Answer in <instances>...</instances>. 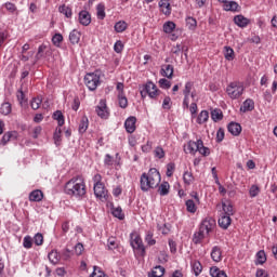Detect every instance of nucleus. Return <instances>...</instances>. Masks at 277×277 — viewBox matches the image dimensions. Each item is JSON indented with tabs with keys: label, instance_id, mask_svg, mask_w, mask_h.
<instances>
[{
	"label": "nucleus",
	"instance_id": "nucleus-20",
	"mask_svg": "<svg viewBox=\"0 0 277 277\" xmlns=\"http://www.w3.org/2000/svg\"><path fill=\"white\" fill-rule=\"evenodd\" d=\"M159 8L166 16H170L172 14V8H170V0H160Z\"/></svg>",
	"mask_w": 277,
	"mask_h": 277
},
{
	"label": "nucleus",
	"instance_id": "nucleus-27",
	"mask_svg": "<svg viewBox=\"0 0 277 277\" xmlns=\"http://www.w3.org/2000/svg\"><path fill=\"white\" fill-rule=\"evenodd\" d=\"M225 12H239V3L235 1H227L224 3Z\"/></svg>",
	"mask_w": 277,
	"mask_h": 277
},
{
	"label": "nucleus",
	"instance_id": "nucleus-18",
	"mask_svg": "<svg viewBox=\"0 0 277 277\" xmlns=\"http://www.w3.org/2000/svg\"><path fill=\"white\" fill-rule=\"evenodd\" d=\"M211 259L214 263L222 262V248L214 246L211 251Z\"/></svg>",
	"mask_w": 277,
	"mask_h": 277
},
{
	"label": "nucleus",
	"instance_id": "nucleus-64",
	"mask_svg": "<svg viewBox=\"0 0 277 277\" xmlns=\"http://www.w3.org/2000/svg\"><path fill=\"white\" fill-rule=\"evenodd\" d=\"M224 129L220 128L216 132V142H224Z\"/></svg>",
	"mask_w": 277,
	"mask_h": 277
},
{
	"label": "nucleus",
	"instance_id": "nucleus-23",
	"mask_svg": "<svg viewBox=\"0 0 277 277\" xmlns=\"http://www.w3.org/2000/svg\"><path fill=\"white\" fill-rule=\"evenodd\" d=\"M227 131H229L232 133V135H239L241 133V124L237 123V122H230L227 126Z\"/></svg>",
	"mask_w": 277,
	"mask_h": 277
},
{
	"label": "nucleus",
	"instance_id": "nucleus-19",
	"mask_svg": "<svg viewBox=\"0 0 277 277\" xmlns=\"http://www.w3.org/2000/svg\"><path fill=\"white\" fill-rule=\"evenodd\" d=\"M253 109H254V100L252 98H247L240 107V111H242V114H246L248 111H253Z\"/></svg>",
	"mask_w": 277,
	"mask_h": 277
},
{
	"label": "nucleus",
	"instance_id": "nucleus-46",
	"mask_svg": "<svg viewBox=\"0 0 277 277\" xmlns=\"http://www.w3.org/2000/svg\"><path fill=\"white\" fill-rule=\"evenodd\" d=\"M62 42H64V36H62V34H55L52 37V43L54 44V47H60Z\"/></svg>",
	"mask_w": 277,
	"mask_h": 277
},
{
	"label": "nucleus",
	"instance_id": "nucleus-25",
	"mask_svg": "<svg viewBox=\"0 0 277 277\" xmlns=\"http://www.w3.org/2000/svg\"><path fill=\"white\" fill-rule=\"evenodd\" d=\"M230 216L226 215V214H222L219 217V226H221V228H224V230H226V228H228V226H230Z\"/></svg>",
	"mask_w": 277,
	"mask_h": 277
},
{
	"label": "nucleus",
	"instance_id": "nucleus-60",
	"mask_svg": "<svg viewBox=\"0 0 277 277\" xmlns=\"http://www.w3.org/2000/svg\"><path fill=\"white\" fill-rule=\"evenodd\" d=\"M186 24L188 25V29H196L198 22H196V18L194 17H187Z\"/></svg>",
	"mask_w": 277,
	"mask_h": 277
},
{
	"label": "nucleus",
	"instance_id": "nucleus-15",
	"mask_svg": "<svg viewBox=\"0 0 277 277\" xmlns=\"http://www.w3.org/2000/svg\"><path fill=\"white\" fill-rule=\"evenodd\" d=\"M18 137V132L17 131H9L3 134L0 144L1 146H6L8 142H11V140H17Z\"/></svg>",
	"mask_w": 277,
	"mask_h": 277
},
{
	"label": "nucleus",
	"instance_id": "nucleus-38",
	"mask_svg": "<svg viewBox=\"0 0 277 277\" xmlns=\"http://www.w3.org/2000/svg\"><path fill=\"white\" fill-rule=\"evenodd\" d=\"M48 259L53 265H57V263H60V253H57V251H51L48 254Z\"/></svg>",
	"mask_w": 277,
	"mask_h": 277
},
{
	"label": "nucleus",
	"instance_id": "nucleus-7",
	"mask_svg": "<svg viewBox=\"0 0 277 277\" xmlns=\"http://www.w3.org/2000/svg\"><path fill=\"white\" fill-rule=\"evenodd\" d=\"M95 113L102 120L109 118V108L107 107V101L101 100L98 105L95 107Z\"/></svg>",
	"mask_w": 277,
	"mask_h": 277
},
{
	"label": "nucleus",
	"instance_id": "nucleus-30",
	"mask_svg": "<svg viewBox=\"0 0 277 277\" xmlns=\"http://www.w3.org/2000/svg\"><path fill=\"white\" fill-rule=\"evenodd\" d=\"M0 114H2V116H10V114H12V104H10V102L2 103Z\"/></svg>",
	"mask_w": 277,
	"mask_h": 277
},
{
	"label": "nucleus",
	"instance_id": "nucleus-44",
	"mask_svg": "<svg viewBox=\"0 0 277 277\" xmlns=\"http://www.w3.org/2000/svg\"><path fill=\"white\" fill-rule=\"evenodd\" d=\"M118 101L119 107H121V109H127V107H129V100H127V96H124V94H118Z\"/></svg>",
	"mask_w": 277,
	"mask_h": 277
},
{
	"label": "nucleus",
	"instance_id": "nucleus-55",
	"mask_svg": "<svg viewBox=\"0 0 277 277\" xmlns=\"http://www.w3.org/2000/svg\"><path fill=\"white\" fill-rule=\"evenodd\" d=\"M162 109H167V110L172 109V98H170V96H166L163 98Z\"/></svg>",
	"mask_w": 277,
	"mask_h": 277
},
{
	"label": "nucleus",
	"instance_id": "nucleus-35",
	"mask_svg": "<svg viewBox=\"0 0 277 277\" xmlns=\"http://www.w3.org/2000/svg\"><path fill=\"white\" fill-rule=\"evenodd\" d=\"M209 121V111L201 110L197 117V124H205V122Z\"/></svg>",
	"mask_w": 277,
	"mask_h": 277
},
{
	"label": "nucleus",
	"instance_id": "nucleus-1",
	"mask_svg": "<svg viewBox=\"0 0 277 277\" xmlns=\"http://www.w3.org/2000/svg\"><path fill=\"white\" fill-rule=\"evenodd\" d=\"M64 192L67 196L83 198V196L88 194V187L85 186V179H83V175H76L66 182Z\"/></svg>",
	"mask_w": 277,
	"mask_h": 277
},
{
	"label": "nucleus",
	"instance_id": "nucleus-11",
	"mask_svg": "<svg viewBox=\"0 0 277 277\" xmlns=\"http://www.w3.org/2000/svg\"><path fill=\"white\" fill-rule=\"evenodd\" d=\"M93 189L96 198L107 200V188H105V184H94Z\"/></svg>",
	"mask_w": 277,
	"mask_h": 277
},
{
	"label": "nucleus",
	"instance_id": "nucleus-61",
	"mask_svg": "<svg viewBox=\"0 0 277 277\" xmlns=\"http://www.w3.org/2000/svg\"><path fill=\"white\" fill-rule=\"evenodd\" d=\"M114 51L115 53H121L122 51H124V44L122 43V41L120 40L116 41L114 45Z\"/></svg>",
	"mask_w": 277,
	"mask_h": 277
},
{
	"label": "nucleus",
	"instance_id": "nucleus-57",
	"mask_svg": "<svg viewBox=\"0 0 277 277\" xmlns=\"http://www.w3.org/2000/svg\"><path fill=\"white\" fill-rule=\"evenodd\" d=\"M256 259H258V263H260V265H263V263H265V261H267V256L265 255V251L261 250L256 253Z\"/></svg>",
	"mask_w": 277,
	"mask_h": 277
},
{
	"label": "nucleus",
	"instance_id": "nucleus-49",
	"mask_svg": "<svg viewBox=\"0 0 277 277\" xmlns=\"http://www.w3.org/2000/svg\"><path fill=\"white\" fill-rule=\"evenodd\" d=\"M34 246V239L31 236H25L23 240V247L26 248V250H30Z\"/></svg>",
	"mask_w": 277,
	"mask_h": 277
},
{
	"label": "nucleus",
	"instance_id": "nucleus-37",
	"mask_svg": "<svg viewBox=\"0 0 277 277\" xmlns=\"http://www.w3.org/2000/svg\"><path fill=\"white\" fill-rule=\"evenodd\" d=\"M128 27L129 25L127 24V22L120 21L115 24V31L117 34H122V31H127Z\"/></svg>",
	"mask_w": 277,
	"mask_h": 277
},
{
	"label": "nucleus",
	"instance_id": "nucleus-13",
	"mask_svg": "<svg viewBox=\"0 0 277 277\" xmlns=\"http://www.w3.org/2000/svg\"><path fill=\"white\" fill-rule=\"evenodd\" d=\"M200 146H202V140H197V142L189 141L187 143L186 150H187V153H189V155H196L198 153Z\"/></svg>",
	"mask_w": 277,
	"mask_h": 277
},
{
	"label": "nucleus",
	"instance_id": "nucleus-31",
	"mask_svg": "<svg viewBox=\"0 0 277 277\" xmlns=\"http://www.w3.org/2000/svg\"><path fill=\"white\" fill-rule=\"evenodd\" d=\"M96 16L98 21H104V18L107 16L105 13V4L104 3H98L96 5Z\"/></svg>",
	"mask_w": 277,
	"mask_h": 277
},
{
	"label": "nucleus",
	"instance_id": "nucleus-2",
	"mask_svg": "<svg viewBox=\"0 0 277 277\" xmlns=\"http://www.w3.org/2000/svg\"><path fill=\"white\" fill-rule=\"evenodd\" d=\"M140 183L142 192L155 189L156 187H159V183H161V174L156 168H151L147 173L141 175Z\"/></svg>",
	"mask_w": 277,
	"mask_h": 277
},
{
	"label": "nucleus",
	"instance_id": "nucleus-28",
	"mask_svg": "<svg viewBox=\"0 0 277 277\" xmlns=\"http://www.w3.org/2000/svg\"><path fill=\"white\" fill-rule=\"evenodd\" d=\"M210 276L211 277H228V275H226V272L220 269V267L217 266L210 267Z\"/></svg>",
	"mask_w": 277,
	"mask_h": 277
},
{
	"label": "nucleus",
	"instance_id": "nucleus-5",
	"mask_svg": "<svg viewBox=\"0 0 277 277\" xmlns=\"http://www.w3.org/2000/svg\"><path fill=\"white\" fill-rule=\"evenodd\" d=\"M84 84L91 92H94L101 84V76L96 72L87 74L84 76Z\"/></svg>",
	"mask_w": 277,
	"mask_h": 277
},
{
	"label": "nucleus",
	"instance_id": "nucleus-47",
	"mask_svg": "<svg viewBox=\"0 0 277 277\" xmlns=\"http://www.w3.org/2000/svg\"><path fill=\"white\" fill-rule=\"evenodd\" d=\"M197 153L201 154L202 157H209V155H211V149H209V147H205V143L201 141V145H199Z\"/></svg>",
	"mask_w": 277,
	"mask_h": 277
},
{
	"label": "nucleus",
	"instance_id": "nucleus-53",
	"mask_svg": "<svg viewBox=\"0 0 277 277\" xmlns=\"http://www.w3.org/2000/svg\"><path fill=\"white\" fill-rule=\"evenodd\" d=\"M40 105H42V98L41 97H34L30 102L31 109H40Z\"/></svg>",
	"mask_w": 277,
	"mask_h": 277
},
{
	"label": "nucleus",
	"instance_id": "nucleus-36",
	"mask_svg": "<svg viewBox=\"0 0 277 277\" xmlns=\"http://www.w3.org/2000/svg\"><path fill=\"white\" fill-rule=\"evenodd\" d=\"M58 12H61V14H64L66 18H72V9H70V6H67L66 4L61 5L58 8Z\"/></svg>",
	"mask_w": 277,
	"mask_h": 277
},
{
	"label": "nucleus",
	"instance_id": "nucleus-33",
	"mask_svg": "<svg viewBox=\"0 0 277 277\" xmlns=\"http://www.w3.org/2000/svg\"><path fill=\"white\" fill-rule=\"evenodd\" d=\"M198 203H196L193 199H188L185 202L186 211L188 213H196L198 211V207H196Z\"/></svg>",
	"mask_w": 277,
	"mask_h": 277
},
{
	"label": "nucleus",
	"instance_id": "nucleus-4",
	"mask_svg": "<svg viewBox=\"0 0 277 277\" xmlns=\"http://www.w3.org/2000/svg\"><path fill=\"white\" fill-rule=\"evenodd\" d=\"M160 94H161V91L158 90L157 84L153 83L151 81L143 85L141 90L142 98H146V96H149V98H157Z\"/></svg>",
	"mask_w": 277,
	"mask_h": 277
},
{
	"label": "nucleus",
	"instance_id": "nucleus-40",
	"mask_svg": "<svg viewBox=\"0 0 277 277\" xmlns=\"http://www.w3.org/2000/svg\"><path fill=\"white\" fill-rule=\"evenodd\" d=\"M176 29V24L174 22H166L163 24V31L164 34H172Z\"/></svg>",
	"mask_w": 277,
	"mask_h": 277
},
{
	"label": "nucleus",
	"instance_id": "nucleus-42",
	"mask_svg": "<svg viewBox=\"0 0 277 277\" xmlns=\"http://www.w3.org/2000/svg\"><path fill=\"white\" fill-rule=\"evenodd\" d=\"M54 144H56V146H60V144H62V127H57L55 132H54Z\"/></svg>",
	"mask_w": 277,
	"mask_h": 277
},
{
	"label": "nucleus",
	"instance_id": "nucleus-62",
	"mask_svg": "<svg viewBox=\"0 0 277 277\" xmlns=\"http://www.w3.org/2000/svg\"><path fill=\"white\" fill-rule=\"evenodd\" d=\"M141 148L143 153H150L153 150V141H147Z\"/></svg>",
	"mask_w": 277,
	"mask_h": 277
},
{
	"label": "nucleus",
	"instance_id": "nucleus-26",
	"mask_svg": "<svg viewBox=\"0 0 277 277\" xmlns=\"http://www.w3.org/2000/svg\"><path fill=\"white\" fill-rule=\"evenodd\" d=\"M81 40V31L74 29L69 34V41L71 44H79V41Z\"/></svg>",
	"mask_w": 277,
	"mask_h": 277
},
{
	"label": "nucleus",
	"instance_id": "nucleus-17",
	"mask_svg": "<svg viewBox=\"0 0 277 277\" xmlns=\"http://www.w3.org/2000/svg\"><path fill=\"white\" fill-rule=\"evenodd\" d=\"M160 74L162 77H167V79H172V77H174V66L162 65Z\"/></svg>",
	"mask_w": 277,
	"mask_h": 277
},
{
	"label": "nucleus",
	"instance_id": "nucleus-58",
	"mask_svg": "<svg viewBox=\"0 0 277 277\" xmlns=\"http://www.w3.org/2000/svg\"><path fill=\"white\" fill-rule=\"evenodd\" d=\"M159 85L163 90H170L172 83L170 82V80H168L166 78H162V79L159 80Z\"/></svg>",
	"mask_w": 277,
	"mask_h": 277
},
{
	"label": "nucleus",
	"instance_id": "nucleus-48",
	"mask_svg": "<svg viewBox=\"0 0 277 277\" xmlns=\"http://www.w3.org/2000/svg\"><path fill=\"white\" fill-rule=\"evenodd\" d=\"M259 194H261V187H259L258 185H252L249 189L250 198H256Z\"/></svg>",
	"mask_w": 277,
	"mask_h": 277
},
{
	"label": "nucleus",
	"instance_id": "nucleus-43",
	"mask_svg": "<svg viewBox=\"0 0 277 277\" xmlns=\"http://www.w3.org/2000/svg\"><path fill=\"white\" fill-rule=\"evenodd\" d=\"M211 118L214 122H217L224 118V114H222L221 109H214L211 111Z\"/></svg>",
	"mask_w": 277,
	"mask_h": 277
},
{
	"label": "nucleus",
	"instance_id": "nucleus-12",
	"mask_svg": "<svg viewBox=\"0 0 277 277\" xmlns=\"http://www.w3.org/2000/svg\"><path fill=\"white\" fill-rule=\"evenodd\" d=\"M217 209H222L224 215H235V208L230 201H222V203L216 206Z\"/></svg>",
	"mask_w": 277,
	"mask_h": 277
},
{
	"label": "nucleus",
	"instance_id": "nucleus-34",
	"mask_svg": "<svg viewBox=\"0 0 277 277\" xmlns=\"http://www.w3.org/2000/svg\"><path fill=\"white\" fill-rule=\"evenodd\" d=\"M166 274V268L161 265L154 267L149 277H162Z\"/></svg>",
	"mask_w": 277,
	"mask_h": 277
},
{
	"label": "nucleus",
	"instance_id": "nucleus-29",
	"mask_svg": "<svg viewBox=\"0 0 277 277\" xmlns=\"http://www.w3.org/2000/svg\"><path fill=\"white\" fill-rule=\"evenodd\" d=\"M158 194L160 196H168L170 194V183L162 182L158 187Z\"/></svg>",
	"mask_w": 277,
	"mask_h": 277
},
{
	"label": "nucleus",
	"instance_id": "nucleus-59",
	"mask_svg": "<svg viewBox=\"0 0 277 277\" xmlns=\"http://www.w3.org/2000/svg\"><path fill=\"white\" fill-rule=\"evenodd\" d=\"M34 243L36 246H42V243H44V236H42V234H36L34 237Z\"/></svg>",
	"mask_w": 277,
	"mask_h": 277
},
{
	"label": "nucleus",
	"instance_id": "nucleus-9",
	"mask_svg": "<svg viewBox=\"0 0 277 277\" xmlns=\"http://www.w3.org/2000/svg\"><path fill=\"white\" fill-rule=\"evenodd\" d=\"M78 21L80 25H82L83 27H88L92 23V14H90V12L85 10H82L78 14Z\"/></svg>",
	"mask_w": 277,
	"mask_h": 277
},
{
	"label": "nucleus",
	"instance_id": "nucleus-41",
	"mask_svg": "<svg viewBox=\"0 0 277 277\" xmlns=\"http://www.w3.org/2000/svg\"><path fill=\"white\" fill-rule=\"evenodd\" d=\"M89 124L90 121L87 119V117H83L79 123V133H85L88 131Z\"/></svg>",
	"mask_w": 277,
	"mask_h": 277
},
{
	"label": "nucleus",
	"instance_id": "nucleus-51",
	"mask_svg": "<svg viewBox=\"0 0 277 277\" xmlns=\"http://www.w3.org/2000/svg\"><path fill=\"white\" fill-rule=\"evenodd\" d=\"M145 241L147 242V246H155V243H157V240L154 238L153 232L146 233Z\"/></svg>",
	"mask_w": 277,
	"mask_h": 277
},
{
	"label": "nucleus",
	"instance_id": "nucleus-14",
	"mask_svg": "<svg viewBox=\"0 0 277 277\" xmlns=\"http://www.w3.org/2000/svg\"><path fill=\"white\" fill-rule=\"evenodd\" d=\"M137 123V118L131 116L124 122V129L127 133H135V124Z\"/></svg>",
	"mask_w": 277,
	"mask_h": 277
},
{
	"label": "nucleus",
	"instance_id": "nucleus-8",
	"mask_svg": "<svg viewBox=\"0 0 277 277\" xmlns=\"http://www.w3.org/2000/svg\"><path fill=\"white\" fill-rule=\"evenodd\" d=\"M192 90H194V82H186L185 88L183 90L184 100H183V107L184 109H189V95Z\"/></svg>",
	"mask_w": 277,
	"mask_h": 277
},
{
	"label": "nucleus",
	"instance_id": "nucleus-45",
	"mask_svg": "<svg viewBox=\"0 0 277 277\" xmlns=\"http://www.w3.org/2000/svg\"><path fill=\"white\" fill-rule=\"evenodd\" d=\"M111 214L114 215V217H118V220H124V213L122 212V208L120 207L113 208Z\"/></svg>",
	"mask_w": 277,
	"mask_h": 277
},
{
	"label": "nucleus",
	"instance_id": "nucleus-3",
	"mask_svg": "<svg viewBox=\"0 0 277 277\" xmlns=\"http://www.w3.org/2000/svg\"><path fill=\"white\" fill-rule=\"evenodd\" d=\"M225 92L232 101H237L243 96V92H246V87L241 81H233L227 84Z\"/></svg>",
	"mask_w": 277,
	"mask_h": 277
},
{
	"label": "nucleus",
	"instance_id": "nucleus-6",
	"mask_svg": "<svg viewBox=\"0 0 277 277\" xmlns=\"http://www.w3.org/2000/svg\"><path fill=\"white\" fill-rule=\"evenodd\" d=\"M131 246L138 256H146V247H144L142 237L135 236L132 238Z\"/></svg>",
	"mask_w": 277,
	"mask_h": 277
},
{
	"label": "nucleus",
	"instance_id": "nucleus-24",
	"mask_svg": "<svg viewBox=\"0 0 277 277\" xmlns=\"http://www.w3.org/2000/svg\"><path fill=\"white\" fill-rule=\"evenodd\" d=\"M190 267L195 276H199L200 274H202V263H200V261L198 260L192 261Z\"/></svg>",
	"mask_w": 277,
	"mask_h": 277
},
{
	"label": "nucleus",
	"instance_id": "nucleus-22",
	"mask_svg": "<svg viewBox=\"0 0 277 277\" xmlns=\"http://www.w3.org/2000/svg\"><path fill=\"white\" fill-rule=\"evenodd\" d=\"M207 235H209V234L206 233V232H203V230L199 227V230L194 234L193 242H194L196 246L202 243V240L205 239V237H207Z\"/></svg>",
	"mask_w": 277,
	"mask_h": 277
},
{
	"label": "nucleus",
	"instance_id": "nucleus-32",
	"mask_svg": "<svg viewBox=\"0 0 277 277\" xmlns=\"http://www.w3.org/2000/svg\"><path fill=\"white\" fill-rule=\"evenodd\" d=\"M224 57L227 62H233L235 60V50L228 45L224 47Z\"/></svg>",
	"mask_w": 277,
	"mask_h": 277
},
{
	"label": "nucleus",
	"instance_id": "nucleus-10",
	"mask_svg": "<svg viewBox=\"0 0 277 277\" xmlns=\"http://www.w3.org/2000/svg\"><path fill=\"white\" fill-rule=\"evenodd\" d=\"M201 230L206 232L208 235L215 228V220L212 217H206L199 227Z\"/></svg>",
	"mask_w": 277,
	"mask_h": 277
},
{
	"label": "nucleus",
	"instance_id": "nucleus-16",
	"mask_svg": "<svg viewBox=\"0 0 277 277\" xmlns=\"http://www.w3.org/2000/svg\"><path fill=\"white\" fill-rule=\"evenodd\" d=\"M234 23L235 25H237V27H240L241 29H243L248 25H250V19L243 15H236L234 17Z\"/></svg>",
	"mask_w": 277,
	"mask_h": 277
},
{
	"label": "nucleus",
	"instance_id": "nucleus-56",
	"mask_svg": "<svg viewBox=\"0 0 277 277\" xmlns=\"http://www.w3.org/2000/svg\"><path fill=\"white\" fill-rule=\"evenodd\" d=\"M188 108L192 114V118H196V114H198V102H193L190 106L188 104Z\"/></svg>",
	"mask_w": 277,
	"mask_h": 277
},
{
	"label": "nucleus",
	"instance_id": "nucleus-21",
	"mask_svg": "<svg viewBox=\"0 0 277 277\" xmlns=\"http://www.w3.org/2000/svg\"><path fill=\"white\" fill-rule=\"evenodd\" d=\"M42 198H44V194L40 189L32 190L29 194L30 202H41Z\"/></svg>",
	"mask_w": 277,
	"mask_h": 277
},
{
	"label": "nucleus",
	"instance_id": "nucleus-50",
	"mask_svg": "<svg viewBox=\"0 0 277 277\" xmlns=\"http://www.w3.org/2000/svg\"><path fill=\"white\" fill-rule=\"evenodd\" d=\"M54 120H57L58 122V127H64V115L62 114V111L57 110L54 113L53 115Z\"/></svg>",
	"mask_w": 277,
	"mask_h": 277
},
{
	"label": "nucleus",
	"instance_id": "nucleus-54",
	"mask_svg": "<svg viewBox=\"0 0 277 277\" xmlns=\"http://www.w3.org/2000/svg\"><path fill=\"white\" fill-rule=\"evenodd\" d=\"M174 170H176V164L174 162H169L167 164V176H173L174 175Z\"/></svg>",
	"mask_w": 277,
	"mask_h": 277
},
{
	"label": "nucleus",
	"instance_id": "nucleus-63",
	"mask_svg": "<svg viewBox=\"0 0 277 277\" xmlns=\"http://www.w3.org/2000/svg\"><path fill=\"white\" fill-rule=\"evenodd\" d=\"M4 8L5 10H8V12H10L11 14H14V12L16 11V4L12 3V2H6L4 3Z\"/></svg>",
	"mask_w": 277,
	"mask_h": 277
},
{
	"label": "nucleus",
	"instance_id": "nucleus-39",
	"mask_svg": "<svg viewBox=\"0 0 277 277\" xmlns=\"http://www.w3.org/2000/svg\"><path fill=\"white\" fill-rule=\"evenodd\" d=\"M183 181L185 185H192V183H194V173L185 171L183 174Z\"/></svg>",
	"mask_w": 277,
	"mask_h": 277
},
{
	"label": "nucleus",
	"instance_id": "nucleus-52",
	"mask_svg": "<svg viewBox=\"0 0 277 277\" xmlns=\"http://www.w3.org/2000/svg\"><path fill=\"white\" fill-rule=\"evenodd\" d=\"M154 155L157 159H163V157H166V150H163V147L157 146L154 150Z\"/></svg>",
	"mask_w": 277,
	"mask_h": 277
}]
</instances>
